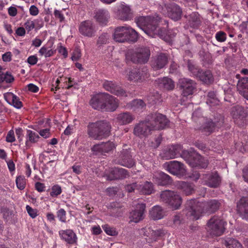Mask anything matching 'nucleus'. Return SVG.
<instances>
[{
	"label": "nucleus",
	"mask_w": 248,
	"mask_h": 248,
	"mask_svg": "<svg viewBox=\"0 0 248 248\" xmlns=\"http://www.w3.org/2000/svg\"><path fill=\"white\" fill-rule=\"evenodd\" d=\"M160 17L158 16H140L136 17L135 21L138 26L141 28L147 34L152 37L155 35L169 43L172 42L176 36L178 30L176 29L166 31L164 28L158 29V24Z\"/></svg>",
	"instance_id": "f257e3e1"
},
{
	"label": "nucleus",
	"mask_w": 248,
	"mask_h": 248,
	"mask_svg": "<svg viewBox=\"0 0 248 248\" xmlns=\"http://www.w3.org/2000/svg\"><path fill=\"white\" fill-rule=\"evenodd\" d=\"M221 205V203L217 200H211L207 202H199L195 199L187 201L186 212V216L192 219H198L204 212L214 213Z\"/></svg>",
	"instance_id": "f03ea898"
},
{
	"label": "nucleus",
	"mask_w": 248,
	"mask_h": 248,
	"mask_svg": "<svg viewBox=\"0 0 248 248\" xmlns=\"http://www.w3.org/2000/svg\"><path fill=\"white\" fill-rule=\"evenodd\" d=\"M111 129L109 122L106 120H99L89 123L87 126V133L90 138L101 140L110 135Z\"/></svg>",
	"instance_id": "7ed1b4c3"
},
{
	"label": "nucleus",
	"mask_w": 248,
	"mask_h": 248,
	"mask_svg": "<svg viewBox=\"0 0 248 248\" xmlns=\"http://www.w3.org/2000/svg\"><path fill=\"white\" fill-rule=\"evenodd\" d=\"M150 55L148 47L141 46L128 49L125 55L127 62L144 64L148 61Z\"/></svg>",
	"instance_id": "20e7f679"
},
{
	"label": "nucleus",
	"mask_w": 248,
	"mask_h": 248,
	"mask_svg": "<svg viewBox=\"0 0 248 248\" xmlns=\"http://www.w3.org/2000/svg\"><path fill=\"white\" fill-rule=\"evenodd\" d=\"M113 37L116 42L120 43L135 42L138 40L139 34L130 26L125 25L116 27L115 29Z\"/></svg>",
	"instance_id": "39448f33"
},
{
	"label": "nucleus",
	"mask_w": 248,
	"mask_h": 248,
	"mask_svg": "<svg viewBox=\"0 0 248 248\" xmlns=\"http://www.w3.org/2000/svg\"><path fill=\"white\" fill-rule=\"evenodd\" d=\"M182 157L192 167L206 168L209 164L208 160L195 151L184 150Z\"/></svg>",
	"instance_id": "423d86ee"
},
{
	"label": "nucleus",
	"mask_w": 248,
	"mask_h": 248,
	"mask_svg": "<svg viewBox=\"0 0 248 248\" xmlns=\"http://www.w3.org/2000/svg\"><path fill=\"white\" fill-rule=\"evenodd\" d=\"M227 222L222 217L214 216L207 223V232L212 236H219L223 234L225 230Z\"/></svg>",
	"instance_id": "0eeeda50"
},
{
	"label": "nucleus",
	"mask_w": 248,
	"mask_h": 248,
	"mask_svg": "<svg viewBox=\"0 0 248 248\" xmlns=\"http://www.w3.org/2000/svg\"><path fill=\"white\" fill-rule=\"evenodd\" d=\"M160 198L163 202L174 209H178L182 202L180 196L176 192L171 190L163 191L160 194Z\"/></svg>",
	"instance_id": "6e6552de"
},
{
	"label": "nucleus",
	"mask_w": 248,
	"mask_h": 248,
	"mask_svg": "<svg viewBox=\"0 0 248 248\" xmlns=\"http://www.w3.org/2000/svg\"><path fill=\"white\" fill-rule=\"evenodd\" d=\"M114 162L116 164L128 168H131L136 164L135 160L131 155L130 148L123 149L115 159Z\"/></svg>",
	"instance_id": "1a4fd4ad"
},
{
	"label": "nucleus",
	"mask_w": 248,
	"mask_h": 248,
	"mask_svg": "<svg viewBox=\"0 0 248 248\" xmlns=\"http://www.w3.org/2000/svg\"><path fill=\"white\" fill-rule=\"evenodd\" d=\"M163 167L170 173L181 178L186 174L185 165L180 162L173 160L165 163Z\"/></svg>",
	"instance_id": "9d476101"
},
{
	"label": "nucleus",
	"mask_w": 248,
	"mask_h": 248,
	"mask_svg": "<svg viewBox=\"0 0 248 248\" xmlns=\"http://www.w3.org/2000/svg\"><path fill=\"white\" fill-rule=\"evenodd\" d=\"M154 129L151 121L147 117L144 121L140 122L134 127L133 133L140 138L146 137L151 134Z\"/></svg>",
	"instance_id": "9b49d317"
},
{
	"label": "nucleus",
	"mask_w": 248,
	"mask_h": 248,
	"mask_svg": "<svg viewBox=\"0 0 248 248\" xmlns=\"http://www.w3.org/2000/svg\"><path fill=\"white\" fill-rule=\"evenodd\" d=\"M154 130H162L169 127L170 121L161 113H155L148 116Z\"/></svg>",
	"instance_id": "f8f14e48"
},
{
	"label": "nucleus",
	"mask_w": 248,
	"mask_h": 248,
	"mask_svg": "<svg viewBox=\"0 0 248 248\" xmlns=\"http://www.w3.org/2000/svg\"><path fill=\"white\" fill-rule=\"evenodd\" d=\"M231 113L234 122L238 126H243L246 124L248 115L243 107L238 105L232 107Z\"/></svg>",
	"instance_id": "ddd939ff"
},
{
	"label": "nucleus",
	"mask_w": 248,
	"mask_h": 248,
	"mask_svg": "<svg viewBox=\"0 0 248 248\" xmlns=\"http://www.w3.org/2000/svg\"><path fill=\"white\" fill-rule=\"evenodd\" d=\"M149 76L148 69L144 66L140 68L132 69L129 72L128 79L135 82H142L148 78Z\"/></svg>",
	"instance_id": "4468645a"
},
{
	"label": "nucleus",
	"mask_w": 248,
	"mask_h": 248,
	"mask_svg": "<svg viewBox=\"0 0 248 248\" xmlns=\"http://www.w3.org/2000/svg\"><path fill=\"white\" fill-rule=\"evenodd\" d=\"M78 31L83 36L91 38L95 36L97 28L93 21L86 20L80 23Z\"/></svg>",
	"instance_id": "2eb2a0df"
},
{
	"label": "nucleus",
	"mask_w": 248,
	"mask_h": 248,
	"mask_svg": "<svg viewBox=\"0 0 248 248\" xmlns=\"http://www.w3.org/2000/svg\"><path fill=\"white\" fill-rule=\"evenodd\" d=\"M105 175L108 180L124 179L130 176L127 170L119 167L112 168L106 170Z\"/></svg>",
	"instance_id": "dca6fc26"
},
{
	"label": "nucleus",
	"mask_w": 248,
	"mask_h": 248,
	"mask_svg": "<svg viewBox=\"0 0 248 248\" xmlns=\"http://www.w3.org/2000/svg\"><path fill=\"white\" fill-rule=\"evenodd\" d=\"M164 8L165 10H163V14H166L172 20L177 21L181 18L182 14V9L175 3H166Z\"/></svg>",
	"instance_id": "f3484780"
},
{
	"label": "nucleus",
	"mask_w": 248,
	"mask_h": 248,
	"mask_svg": "<svg viewBox=\"0 0 248 248\" xmlns=\"http://www.w3.org/2000/svg\"><path fill=\"white\" fill-rule=\"evenodd\" d=\"M178 84L180 88L182 90V95L185 97L192 95L196 87V82L187 78H180Z\"/></svg>",
	"instance_id": "a211bd4d"
},
{
	"label": "nucleus",
	"mask_w": 248,
	"mask_h": 248,
	"mask_svg": "<svg viewBox=\"0 0 248 248\" xmlns=\"http://www.w3.org/2000/svg\"><path fill=\"white\" fill-rule=\"evenodd\" d=\"M59 234L61 239L66 242V244L71 246L78 245V237L73 230H60Z\"/></svg>",
	"instance_id": "6ab92c4d"
},
{
	"label": "nucleus",
	"mask_w": 248,
	"mask_h": 248,
	"mask_svg": "<svg viewBox=\"0 0 248 248\" xmlns=\"http://www.w3.org/2000/svg\"><path fill=\"white\" fill-rule=\"evenodd\" d=\"M143 235L148 237V243L155 242L162 239L165 235L166 232L162 229L154 230L150 228L143 229Z\"/></svg>",
	"instance_id": "aec40b11"
},
{
	"label": "nucleus",
	"mask_w": 248,
	"mask_h": 248,
	"mask_svg": "<svg viewBox=\"0 0 248 248\" xmlns=\"http://www.w3.org/2000/svg\"><path fill=\"white\" fill-rule=\"evenodd\" d=\"M202 179L206 185L213 188L218 187L221 181V177L217 171L203 174Z\"/></svg>",
	"instance_id": "412c9836"
},
{
	"label": "nucleus",
	"mask_w": 248,
	"mask_h": 248,
	"mask_svg": "<svg viewBox=\"0 0 248 248\" xmlns=\"http://www.w3.org/2000/svg\"><path fill=\"white\" fill-rule=\"evenodd\" d=\"M104 88L107 91L118 96H126L125 91L117 85L115 82L105 80L103 84Z\"/></svg>",
	"instance_id": "4be33fe9"
},
{
	"label": "nucleus",
	"mask_w": 248,
	"mask_h": 248,
	"mask_svg": "<svg viewBox=\"0 0 248 248\" xmlns=\"http://www.w3.org/2000/svg\"><path fill=\"white\" fill-rule=\"evenodd\" d=\"M168 62V55L161 53L155 57L151 61V65L155 70L164 68Z\"/></svg>",
	"instance_id": "5701e85b"
},
{
	"label": "nucleus",
	"mask_w": 248,
	"mask_h": 248,
	"mask_svg": "<svg viewBox=\"0 0 248 248\" xmlns=\"http://www.w3.org/2000/svg\"><path fill=\"white\" fill-rule=\"evenodd\" d=\"M104 104L103 111L113 112L115 111L119 106L118 100L115 97L108 94L104 93Z\"/></svg>",
	"instance_id": "b1692460"
},
{
	"label": "nucleus",
	"mask_w": 248,
	"mask_h": 248,
	"mask_svg": "<svg viewBox=\"0 0 248 248\" xmlns=\"http://www.w3.org/2000/svg\"><path fill=\"white\" fill-rule=\"evenodd\" d=\"M183 147L180 144L171 145L169 146L164 153V157L167 159L177 158L180 156L184 151Z\"/></svg>",
	"instance_id": "393cba45"
},
{
	"label": "nucleus",
	"mask_w": 248,
	"mask_h": 248,
	"mask_svg": "<svg viewBox=\"0 0 248 248\" xmlns=\"http://www.w3.org/2000/svg\"><path fill=\"white\" fill-rule=\"evenodd\" d=\"M115 148V144L110 141H108L106 142H101L100 143L93 145L92 148V151L95 153H108L112 151Z\"/></svg>",
	"instance_id": "a878e982"
},
{
	"label": "nucleus",
	"mask_w": 248,
	"mask_h": 248,
	"mask_svg": "<svg viewBox=\"0 0 248 248\" xmlns=\"http://www.w3.org/2000/svg\"><path fill=\"white\" fill-rule=\"evenodd\" d=\"M145 209L144 203L138 204L135 210L132 211L130 214V221L138 223L144 218V213Z\"/></svg>",
	"instance_id": "bb28decb"
},
{
	"label": "nucleus",
	"mask_w": 248,
	"mask_h": 248,
	"mask_svg": "<svg viewBox=\"0 0 248 248\" xmlns=\"http://www.w3.org/2000/svg\"><path fill=\"white\" fill-rule=\"evenodd\" d=\"M237 210L243 219L248 220V197L240 199L237 203Z\"/></svg>",
	"instance_id": "cd10ccee"
},
{
	"label": "nucleus",
	"mask_w": 248,
	"mask_h": 248,
	"mask_svg": "<svg viewBox=\"0 0 248 248\" xmlns=\"http://www.w3.org/2000/svg\"><path fill=\"white\" fill-rule=\"evenodd\" d=\"M105 98L104 93L96 94L91 99L90 105L95 109L103 111Z\"/></svg>",
	"instance_id": "c85d7f7f"
},
{
	"label": "nucleus",
	"mask_w": 248,
	"mask_h": 248,
	"mask_svg": "<svg viewBox=\"0 0 248 248\" xmlns=\"http://www.w3.org/2000/svg\"><path fill=\"white\" fill-rule=\"evenodd\" d=\"M94 17L99 24L104 26L106 25L108 22L110 14L107 10L99 9L95 13Z\"/></svg>",
	"instance_id": "c756f323"
},
{
	"label": "nucleus",
	"mask_w": 248,
	"mask_h": 248,
	"mask_svg": "<svg viewBox=\"0 0 248 248\" xmlns=\"http://www.w3.org/2000/svg\"><path fill=\"white\" fill-rule=\"evenodd\" d=\"M135 119L134 116L129 112H124L117 115L115 121L120 125L131 123Z\"/></svg>",
	"instance_id": "7c9ffc66"
},
{
	"label": "nucleus",
	"mask_w": 248,
	"mask_h": 248,
	"mask_svg": "<svg viewBox=\"0 0 248 248\" xmlns=\"http://www.w3.org/2000/svg\"><path fill=\"white\" fill-rule=\"evenodd\" d=\"M222 123L216 124L211 119H206L204 124L201 126L200 130L202 132L204 133L206 135H209L215 129L216 127L221 126Z\"/></svg>",
	"instance_id": "2f4dec72"
},
{
	"label": "nucleus",
	"mask_w": 248,
	"mask_h": 248,
	"mask_svg": "<svg viewBox=\"0 0 248 248\" xmlns=\"http://www.w3.org/2000/svg\"><path fill=\"white\" fill-rule=\"evenodd\" d=\"M4 98L9 104L17 109H20L23 107V103L20 100L19 98L12 93H5Z\"/></svg>",
	"instance_id": "473e14b6"
},
{
	"label": "nucleus",
	"mask_w": 248,
	"mask_h": 248,
	"mask_svg": "<svg viewBox=\"0 0 248 248\" xmlns=\"http://www.w3.org/2000/svg\"><path fill=\"white\" fill-rule=\"evenodd\" d=\"M177 187L186 196L192 194L195 191L194 185L188 182L180 181L178 183Z\"/></svg>",
	"instance_id": "72a5a7b5"
},
{
	"label": "nucleus",
	"mask_w": 248,
	"mask_h": 248,
	"mask_svg": "<svg viewBox=\"0 0 248 248\" xmlns=\"http://www.w3.org/2000/svg\"><path fill=\"white\" fill-rule=\"evenodd\" d=\"M155 82L160 88L167 90H172L175 86L174 82L168 77L157 78Z\"/></svg>",
	"instance_id": "f704fd0d"
},
{
	"label": "nucleus",
	"mask_w": 248,
	"mask_h": 248,
	"mask_svg": "<svg viewBox=\"0 0 248 248\" xmlns=\"http://www.w3.org/2000/svg\"><path fill=\"white\" fill-rule=\"evenodd\" d=\"M154 178L155 179V182L159 186H166L172 183L171 177L162 171L156 174Z\"/></svg>",
	"instance_id": "c9c22d12"
},
{
	"label": "nucleus",
	"mask_w": 248,
	"mask_h": 248,
	"mask_svg": "<svg viewBox=\"0 0 248 248\" xmlns=\"http://www.w3.org/2000/svg\"><path fill=\"white\" fill-rule=\"evenodd\" d=\"M40 138L39 135L34 131L27 130L25 141L26 148H29L31 146V144L36 143Z\"/></svg>",
	"instance_id": "e433bc0d"
},
{
	"label": "nucleus",
	"mask_w": 248,
	"mask_h": 248,
	"mask_svg": "<svg viewBox=\"0 0 248 248\" xmlns=\"http://www.w3.org/2000/svg\"><path fill=\"white\" fill-rule=\"evenodd\" d=\"M202 83L209 85L214 81V77L211 71L202 70L198 78Z\"/></svg>",
	"instance_id": "4c0bfd02"
},
{
	"label": "nucleus",
	"mask_w": 248,
	"mask_h": 248,
	"mask_svg": "<svg viewBox=\"0 0 248 248\" xmlns=\"http://www.w3.org/2000/svg\"><path fill=\"white\" fill-rule=\"evenodd\" d=\"M201 19L200 15L197 12H193L189 15L188 24L192 28H198L201 24Z\"/></svg>",
	"instance_id": "58836bf2"
},
{
	"label": "nucleus",
	"mask_w": 248,
	"mask_h": 248,
	"mask_svg": "<svg viewBox=\"0 0 248 248\" xmlns=\"http://www.w3.org/2000/svg\"><path fill=\"white\" fill-rule=\"evenodd\" d=\"M126 107L128 109H132L136 112H139L145 107V104L141 99H135L128 103Z\"/></svg>",
	"instance_id": "ea45409f"
},
{
	"label": "nucleus",
	"mask_w": 248,
	"mask_h": 248,
	"mask_svg": "<svg viewBox=\"0 0 248 248\" xmlns=\"http://www.w3.org/2000/svg\"><path fill=\"white\" fill-rule=\"evenodd\" d=\"M240 94L248 100V77L244 78L237 85Z\"/></svg>",
	"instance_id": "a19ab883"
},
{
	"label": "nucleus",
	"mask_w": 248,
	"mask_h": 248,
	"mask_svg": "<svg viewBox=\"0 0 248 248\" xmlns=\"http://www.w3.org/2000/svg\"><path fill=\"white\" fill-rule=\"evenodd\" d=\"M119 18L123 20H128L132 18V14L128 6L123 5L119 11Z\"/></svg>",
	"instance_id": "79ce46f5"
},
{
	"label": "nucleus",
	"mask_w": 248,
	"mask_h": 248,
	"mask_svg": "<svg viewBox=\"0 0 248 248\" xmlns=\"http://www.w3.org/2000/svg\"><path fill=\"white\" fill-rule=\"evenodd\" d=\"M164 215V212L159 206H155L150 212V216L154 220H158L162 218Z\"/></svg>",
	"instance_id": "37998d69"
},
{
	"label": "nucleus",
	"mask_w": 248,
	"mask_h": 248,
	"mask_svg": "<svg viewBox=\"0 0 248 248\" xmlns=\"http://www.w3.org/2000/svg\"><path fill=\"white\" fill-rule=\"evenodd\" d=\"M53 43L49 46L48 44L44 45L39 50V53L40 56H44L45 58L50 57L52 56L56 52L55 50H53L51 47Z\"/></svg>",
	"instance_id": "c03bdc74"
},
{
	"label": "nucleus",
	"mask_w": 248,
	"mask_h": 248,
	"mask_svg": "<svg viewBox=\"0 0 248 248\" xmlns=\"http://www.w3.org/2000/svg\"><path fill=\"white\" fill-rule=\"evenodd\" d=\"M226 248H243L242 245L236 239L227 238L223 242Z\"/></svg>",
	"instance_id": "a18cd8bd"
},
{
	"label": "nucleus",
	"mask_w": 248,
	"mask_h": 248,
	"mask_svg": "<svg viewBox=\"0 0 248 248\" xmlns=\"http://www.w3.org/2000/svg\"><path fill=\"white\" fill-rule=\"evenodd\" d=\"M14 79V77L10 73L8 72H3L2 67L0 66V83L3 82L10 83L13 82Z\"/></svg>",
	"instance_id": "49530a36"
},
{
	"label": "nucleus",
	"mask_w": 248,
	"mask_h": 248,
	"mask_svg": "<svg viewBox=\"0 0 248 248\" xmlns=\"http://www.w3.org/2000/svg\"><path fill=\"white\" fill-rule=\"evenodd\" d=\"M153 185L150 182L146 181L144 185L141 186L140 189V192L145 195L151 194L153 191Z\"/></svg>",
	"instance_id": "de8ad7c7"
},
{
	"label": "nucleus",
	"mask_w": 248,
	"mask_h": 248,
	"mask_svg": "<svg viewBox=\"0 0 248 248\" xmlns=\"http://www.w3.org/2000/svg\"><path fill=\"white\" fill-rule=\"evenodd\" d=\"M187 66L189 71L192 76L198 78L202 69L196 66L190 62H188Z\"/></svg>",
	"instance_id": "09e8293b"
},
{
	"label": "nucleus",
	"mask_w": 248,
	"mask_h": 248,
	"mask_svg": "<svg viewBox=\"0 0 248 248\" xmlns=\"http://www.w3.org/2000/svg\"><path fill=\"white\" fill-rule=\"evenodd\" d=\"M16 183L17 187L20 190H23L26 185V180L24 176L16 177Z\"/></svg>",
	"instance_id": "8fccbe9b"
},
{
	"label": "nucleus",
	"mask_w": 248,
	"mask_h": 248,
	"mask_svg": "<svg viewBox=\"0 0 248 248\" xmlns=\"http://www.w3.org/2000/svg\"><path fill=\"white\" fill-rule=\"evenodd\" d=\"M102 227L104 232L108 235L110 236H116L118 234V232L116 231L115 228L110 227L108 224L102 225Z\"/></svg>",
	"instance_id": "3c124183"
},
{
	"label": "nucleus",
	"mask_w": 248,
	"mask_h": 248,
	"mask_svg": "<svg viewBox=\"0 0 248 248\" xmlns=\"http://www.w3.org/2000/svg\"><path fill=\"white\" fill-rule=\"evenodd\" d=\"M50 195L53 198H56L60 195L62 192L61 186L59 185H55L53 186L51 188Z\"/></svg>",
	"instance_id": "603ef678"
},
{
	"label": "nucleus",
	"mask_w": 248,
	"mask_h": 248,
	"mask_svg": "<svg viewBox=\"0 0 248 248\" xmlns=\"http://www.w3.org/2000/svg\"><path fill=\"white\" fill-rule=\"evenodd\" d=\"M56 215L60 221L62 223L66 222V212L64 209H59L56 212Z\"/></svg>",
	"instance_id": "864d4df0"
},
{
	"label": "nucleus",
	"mask_w": 248,
	"mask_h": 248,
	"mask_svg": "<svg viewBox=\"0 0 248 248\" xmlns=\"http://www.w3.org/2000/svg\"><path fill=\"white\" fill-rule=\"evenodd\" d=\"M141 188V185H139L137 183H133L131 184L127 185L125 186V190L128 193L135 192V190H137L140 192V189Z\"/></svg>",
	"instance_id": "5fc2aeb1"
},
{
	"label": "nucleus",
	"mask_w": 248,
	"mask_h": 248,
	"mask_svg": "<svg viewBox=\"0 0 248 248\" xmlns=\"http://www.w3.org/2000/svg\"><path fill=\"white\" fill-rule=\"evenodd\" d=\"M109 35L107 33H103L98 37L97 41V45L100 46L106 44L108 42Z\"/></svg>",
	"instance_id": "6e6d98bb"
},
{
	"label": "nucleus",
	"mask_w": 248,
	"mask_h": 248,
	"mask_svg": "<svg viewBox=\"0 0 248 248\" xmlns=\"http://www.w3.org/2000/svg\"><path fill=\"white\" fill-rule=\"evenodd\" d=\"M215 38L218 42H224L226 40L227 34L223 31H219L216 33Z\"/></svg>",
	"instance_id": "4d7b16f0"
},
{
	"label": "nucleus",
	"mask_w": 248,
	"mask_h": 248,
	"mask_svg": "<svg viewBox=\"0 0 248 248\" xmlns=\"http://www.w3.org/2000/svg\"><path fill=\"white\" fill-rule=\"evenodd\" d=\"M149 97L151 103L157 104L161 101V95L157 92L153 93Z\"/></svg>",
	"instance_id": "13d9d810"
},
{
	"label": "nucleus",
	"mask_w": 248,
	"mask_h": 248,
	"mask_svg": "<svg viewBox=\"0 0 248 248\" xmlns=\"http://www.w3.org/2000/svg\"><path fill=\"white\" fill-rule=\"evenodd\" d=\"M26 209L28 214L32 218H35L38 215L37 209H33L28 205L26 206Z\"/></svg>",
	"instance_id": "bf43d9fd"
},
{
	"label": "nucleus",
	"mask_w": 248,
	"mask_h": 248,
	"mask_svg": "<svg viewBox=\"0 0 248 248\" xmlns=\"http://www.w3.org/2000/svg\"><path fill=\"white\" fill-rule=\"evenodd\" d=\"M16 138L15 133L13 130L11 129L8 131L7 135L6 137V141L7 142L12 143L15 141Z\"/></svg>",
	"instance_id": "052dcab7"
},
{
	"label": "nucleus",
	"mask_w": 248,
	"mask_h": 248,
	"mask_svg": "<svg viewBox=\"0 0 248 248\" xmlns=\"http://www.w3.org/2000/svg\"><path fill=\"white\" fill-rule=\"evenodd\" d=\"M25 29L29 32L35 28V24L34 21L31 20H27L24 24Z\"/></svg>",
	"instance_id": "680f3d73"
},
{
	"label": "nucleus",
	"mask_w": 248,
	"mask_h": 248,
	"mask_svg": "<svg viewBox=\"0 0 248 248\" xmlns=\"http://www.w3.org/2000/svg\"><path fill=\"white\" fill-rule=\"evenodd\" d=\"M54 15L56 19L59 20L60 22H62L64 20V16L61 10H55Z\"/></svg>",
	"instance_id": "e2e57ef3"
},
{
	"label": "nucleus",
	"mask_w": 248,
	"mask_h": 248,
	"mask_svg": "<svg viewBox=\"0 0 248 248\" xmlns=\"http://www.w3.org/2000/svg\"><path fill=\"white\" fill-rule=\"evenodd\" d=\"M39 135L45 139H47L51 136V133L50 132V129L45 128L41 129L39 131Z\"/></svg>",
	"instance_id": "0e129e2a"
},
{
	"label": "nucleus",
	"mask_w": 248,
	"mask_h": 248,
	"mask_svg": "<svg viewBox=\"0 0 248 248\" xmlns=\"http://www.w3.org/2000/svg\"><path fill=\"white\" fill-rule=\"evenodd\" d=\"M207 96L209 98L206 101L208 104H211L213 102H215L217 101V100L216 99V94L214 92H209L208 93Z\"/></svg>",
	"instance_id": "69168bd1"
},
{
	"label": "nucleus",
	"mask_w": 248,
	"mask_h": 248,
	"mask_svg": "<svg viewBox=\"0 0 248 248\" xmlns=\"http://www.w3.org/2000/svg\"><path fill=\"white\" fill-rule=\"evenodd\" d=\"M38 59L36 55L30 56L27 60V62L31 65H34L38 62Z\"/></svg>",
	"instance_id": "338daca9"
},
{
	"label": "nucleus",
	"mask_w": 248,
	"mask_h": 248,
	"mask_svg": "<svg viewBox=\"0 0 248 248\" xmlns=\"http://www.w3.org/2000/svg\"><path fill=\"white\" fill-rule=\"evenodd\" d=\"M239 28L243 33L248 34V18L246 21L243 22L240 25Z\"/></svg>",
	"instance_id": "774afa93"
}]
</instances>
